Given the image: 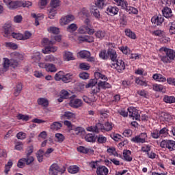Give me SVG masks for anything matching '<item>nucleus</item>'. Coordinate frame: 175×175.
<instances>
[{
    "instance_id": "f257e3e1",
    "label": "nucleus",
    "mask_w": 175,
    "mask_h": 175,
    "mask_svg": "<svg viewBox=\"0 0 175 175\" xmlns=\"http://www.w3.org/2000/svg\"><path fill=\"white\" fill-rule=\"evenodd\" d=\"M161 50L165 53V55L161 57V59L164 64H170L172 61H174L175 51L174 50L165 47L161 48Z\"/></svg>"
},
{
    "instance_id": "f03ea898",
    "label": "nucleus",
    "mask_w": 175,
    "mask_h": 175,
    "mask_svg": "<svg viewBox=\"0 0 175 175\" xmlns=\"http://www.w3.org/2000/svg\"><path fill=\"white\" fill-rule=\"evenodd\" d=\"M95 79H91L89 82V84L86 85V88H90V87H94L95 85L98 84V80L101 79V80H105L107 81V78L105 75H102L99 72H94Z\"/></svg>"
},
{
    "instance_id": "7ed1b4c3",
    "label": "nucleus",
    "mask_w": 175,
    "mask_h": 175,
    "mask_svg": "<svg viewBox=\"0 0 175 175\" xmlns=\"http://www.w3.org/2000/svg\"><path fill=\"white\" fill-rule=\"evenodd\" d=\"M162 148H167L169 151H174L175 150V141L165 139L163 140L160 144Z\"/></svg>"
},
{
    "instance_id": "20e7f679",
    "label": "nucleus",
    "mask_w": 175,
    "mask_h": 175,
    "mask_svg": "<svg viewBox=\"0 0 175 175\" xmlns=\"http://www.w3.org/2000/svg\"><path fill=\"white\" fill-rule=\"evenodd\" d=\"M64 173L65 168L61 170L58 164L53 163L49 167V175H58V173Z\"/></svg>"
},
{
    "instance_id": "39448f33",
    "label": "nucleus",
    "mask_w": 175,
    "mask_h": 175,
    "mask_svg": "<svg viewBox=\"0 0 175 175\" xmlns=\"http://www.w3.org/2000/svg\"><path fill=\"white\" fill-rule=\"evenodd\" d=\"M5 38H10L14 32V28L12 26V24H5L3 27Z\"/></svg>"
},
{
    "instance_id": "423d86ee",
    "label": "nucleus",
    "mask_w": 175,
    "mask_h": 175,
    "mask_svg": "<svg viewBox=\"0 0 175 175\" xmlns=\"http://www.w3.org/2000/svg\"><path fill=\"white\" fill-rule=\"evenodd\" d=\"M128 111L129 113V117H131L133 120H140V115L139 111L135 107H129Z\"/></svg>"
},
{
    "instance_id": "0eeeda50",
    "label": "nucleus",
    "mask_w": 175,
    "mask_h": 175,
    "mask_svg": "<svg viewBox=\"0 0 175 175\" xmlns=\"http://www.w3.org/2000/svg\"><path fill=\"white\" fill-rule=\"evenodd\" d=\"M72 21H75V16L70 14L60 19V24L61 25H66L69 23H72Z\"/></svg>"
},
{
    "instance_id": "6e6552de",
    "label": "nucleus",
    "mask_w": 175,
    "mask_h": 175,
    "mask_svg": "<svg viewBox=\"0 0 175 175\" xmlns=\"http://www.w3.org/2000/svg\"><path fill=\"white\" fill-rule=\"evenodd\" d=\"M115 62H116V64H112V65H113V66H116V68L119 72H122V70H125V62H124V61L122 59L118 60V59Z\"/></svg>"
},
{
    "instance_id": "1a4fd4ad",
    "label": "nucleus",
    "mask_w": 175,
    "mask_h": 175,
    "mask_svg": "<svg viewBox=\"0 0 175 175\" xmlns=\"http://www.w3.org/2000/svg\"><path fill=\"white\" fill-rule=\"evenodd\" d=\"M79 33H88L89 35H92V33H95V30L87 27L86 25H83L79 27Z\"/></svg>"
},
{
    "instance_id": "9d476101",
    "label": "nucleus",
    "mask_w": 175,
    "mask_h": 175,
    "mask_svg": "<svg viewBox=\"0 0 175 175\" xmlns=\"http://www.w3.org/2000/svg\"><path fill=\"white\" fill-rule=\"evenodd\" d=\"M98 5L95 4L90 7V12L96 18H100V12L98 10Z\"/></svg>"
},
{
    "instance_id": "9b49d317",
    "label": "nucleus",
    "mask_w": 175,
    "mask_h": 175,
    "mask_svg": "<svg viewBox=\"0 0 175 175\" xmlns=\"http://www.w3.org/2000/svg\"><path fill=\"white\" fill-rule=\"evenodd\" d=\"M83 105V102L81 99L77 98V99H72L70 101V106L71 107H74L75 109H77L79 107H81Z\"/></svg>"
},
{
    "instance_id": "f8f14e48",
    "label": "nucleus",
    "mask_w": 175,
    "mask_h": 175,
    "mask_svg": "<svg viewBox=\"0 0 175 175\" xmlns=\"http://www.w3.org/2000/svg\"><path fill=\"white\" fill-rule=\"evenodd\" d=\"M96 173L97 175H107L109 174V169L105 165H100L97 167Z\"/></svg>"
},
{
    "instance_id": "ddd939ff",
    "label": "nucleus",
    "mask_w": 175,
    "mask_h": 175,
    "mask_svg": "<svg viewBox=\"0 0 175 175\" xmlns=\"http://www.w3.org/2000/svg\"><path fill=\"white\" fill-rule=\"evenodd\" d=\"M98 90H96V92H99L100 90V88L102 90H106V88H111V85L110 83L106 82V81H99L98 83Z\"/></svg>"
},
{
    "instance_id": "4468645a",
    "label": "nucleus",
    "mask_w": 175,
    "mask_h": 175,
    "mask_svg": "<svg viewBox=\"0 0 175 175\" xmlns=\"http://www.w3.org/2000/svg\"><path fill=\"white\" fill-rule=\"evenodd\" d=\"M109 57L113 62H116V61L118 59L117 57V52L113 49H108V58Z\"/></svg>"
},
{
    "instance_id": "2eb2a0df",
    "label": "nucleus",
    "mask_w": 175,
    "mask_h": 175,
    "mask_svg": "<svg viewBox=\"0 0 175 175\" xmlns=\"http://www.w3.org/2000/svg\"><path fill=\"white\" fill-rule=\"evenodd\" d=\"M118 8L109 5L107 9V14H109V16H116V14H118Z\"/></svg>"
},
{
    "instance_id": "dca6fc26",
    "label": "nucleus",
    "mask_w": 175,
    "mask_h": 175,
    "mask_svg": "<svg viewBox=\"0 0 175 175\" xmlns=\"http://www.w3.org/2000/svg\"><path fill=\"white\" fill-rule=\"evenodd\" d=\"M58 50V48L57 46H53L52 45L47 46L44 48V49H42L43 54H50V53H55Z\"/></svg>"
},
{
    "instance_id": "f3484780",
    "label": "nucleus",
    "mask_w": 175,
    "mask_h": 175,
    "mask_svg": "<svg viewBox=\"0 0 175 175\" xmlns=\"http://www.w3.org/2000/svg\"><path fill=\"white\" fill-rule=\"evenodd\" d=\"M78 40L79 43H81L83 42H86L88 43H92V42H94V37L88 36H79L78 38Z\"/></svg>"
},
{
    "instance_id": "a211bd4d",
    "label": "nucleus",
    "mask_w": 175,
    "mask_h": 175,
    "mask_svg": "<svg viewBox=\"0 0 175 175\" xmlns=\"http://www.w3.org/2000/svg\"><path fill=\"white\" fill-rule=\"evenodd\" d=\"M23 91V83H18L17 85L14 88V96H18Z\"/></svg>"
},
{
    "instance_id": "6ab92c4d",
    "label": "nucleus",
    "mask_w": 175,
    "mask_h": 175,
    "mask_svg": "<svg viewBox=\"0 0 175 175\" xmlns=\"http://www.w3.org/2000/svg\"><path fill=\"white\" fill-rule=\"evenodd\" d=\"M47 14L49 18L53 20L54 17H55V15L57 14V9L53 8L51 7L48 8Z\"/></svg>"
},
{
    "instance_id": "aec40b11",
    "label": "nucleus",
    "mask_w": 175,
    "mask_h": 175,
    "mask_svg": "<svg viewBox=\"0 0 175 175\" xmlns=\"http://www.w3.org/2000/svg\"><path fill=\"white\" fill-rule=\"evenodd\" d=\"M163 15L165 17V18H170L173 16L172 12V9L165 7L162 10Z\"/></svg>"
},
{
    "instance_id": "412c9836",
    "label": "nucleus",
    "mask_w": 175,
    "mask_h": 175,
    "mask_svg": "<svg viewBox=\"0 0 175 175\" xmlns=\"http://www.w3.org/2000/svg\"><path fill=\"white\" fill-rule=\"evenodd\" d=\"M69 98V92L66 90H62L60 92V97L57 99L58 102L61 103L64 101V99H68Z\"/></svg>"
},
{
    "instance_id": "4be33fe9",
    "label": "nucleus",
    "mask_w": 175,
    "mask_h": 175,
    "mask_svg": "<svg viewBox=\"0 0 175 175\" xmlns=\"http://www.w3.org/2000/svg\"><path fill=\"white\" fill-rule=\"evenodd\" d=\"M10 57L12 58V59H16V60H20V61H23V58H24V57L23 56L22 54H20V53L18 52H13L10 53Z\"/></svg>"
},
{
    "instance_id": "5701e85b",
    "label": "nucleus",
    "mask_w": 175,
    "mask_h": 175,
    "mask_svg": "<svg viewBox=\"0 0 175 175\" xmlns=\"http://www.w3.org/2000/svg\"><path fill=\"white\" fill-rule=\"evenodd\" d=\"M37 102L40 106H42L43 107H47V106H49V100L46 98H40L38 99Z\"/></svg>"
},
{
    "instance_id": "b1692460",
    "label": "nucleus",
    "mask_w": 175,
    "mask_h": 175,
    "mask_svg": "<svg viewBox=\"0 0 175 175\" xmlns=\"http://www.w3.org/2000/svg\"><path fill=\"white\" fill-rule=\"evenodd\" d=\"M61 128H62V124L59 122H55L51 124V129L52 131H59Z\"/></svg>"
},
{
    "instance_id": "393cba45",
    "label": "nucleus",
    "mask_w": 175,
    "mask_h": 175,
    "mask_svg": "<svg viewBox=\"0 0 175 175\" xmlns=\"http://www.w3.org/2000/svg\"><path fill=\"white\" fill-rule=\"evenodd\" d=\"M123 157L124 161H127L128 162H131L133 158L132 157H131V150H124Z\"/></svg>"
},
{
    "instance_id": "a878e982",
    "label": "nucleus",
    "mask_w": 175,
    "mask_h": 175,
    "mask_svg": "<svg viewBox=\"0 0 175 175\" xmlns=\"http://www.w3.org/2000/svg\"><path fill=\"white\" fill-rule=\"evenodd\" d=\"M74 131L77 136H84L85 135V130L83 127H77Z\"/></svg>"
},
{
    "instance_id": "bb28decb",
    "label": "nucleus",
    "mask_w": 175,
    "mask_h": 175,
    "mask_svg": "<svg viewBox=\"0 0 175 175\" xmlns=\"http://www.w3.org/2000/svg\"><path fill=\"white\" fill-rule=\"evenodd\" d=\"M154 80H157V81H160L161 83H165L166 81V78L161 74H154L153 75Z\"/></svg>"
},
{
    "instance_id": "cd10ccee",
    "label": "nucleus",
    "mask_w": 175,
    "mask_h": 175,
    "mask_svg": "<svg viewBox=\"0 0 175 175\" xmlns=\"http://www.w3.org/2000/svg\"><path fill=\"white\" fill-rule=\"evenodd\" d=\"M62 118H67V120H72V118H76V114L70 111H66L64 112V114L62 116Z\"/></svg>"
},
{
    "instance_id": "c85d7f7f",
    "label": "nucleus",
    "mask_w": 175,
    "mask_h": 175,
    "mask_svg": "<svg viewBox=\"0 0 175 175\" xmlns=\"http://www.w3.org/2000/svg\"><path fill=\"white\" fill-rule=\"evenodd\" d=\"M46 72H57V68L53 64H47L46 66Z\"/></svg>"
},
{
    "instance_id": "c756f323",
    "label": "nucleus",
    "mask_w": 175,
    "mask_h": 175,
    "mask_svg": "<svg viewBox=\"0 0 175 175\" xmlns=\"http://www.w3.org/2000/svg\"><path fill=\"white\" fill-rule=\"evenodd\" d=\"M85 139L88 143H94L96 140V138H95V135L93 134H88L85 136Z\"/></svg>"
},
{
    "instance_id": "7c9ffc66",
    "label": "nucleus",
    "mask_w": 175,
    "mask_h": 175,
    "mask_svg": "<svg viewBox=\"0 0 175 175\" xmlns=\"http://www.w3.org/2000/svg\"><path fill=\"white\" fill-rule=\"evenodd\" d=\"M57 60V59L55 57L53 56V55H49L44 57L45 62H53V64H55Z\"/></svg>"
},
{
    "instance_id": "2f4dec72",
    "label": "nucleus",
    "mask_w": 175,
    "mask_h": 175,
    "mask_svg": "<svg viewBox=\"0 0 175 175\" xmlns=\"http://www.w3.org/2000/svg\"><path fill=\"white\" fill-rule=\"evenodd\" d=\"M64 59H66V61H73V59H75V57H73V53L69 51H66L64 53Z\"/></svg>"
},
{
    "instance_id": "473e14b6",
    "label": "nucleus",
    "mask_w": 175,
    "mask_h": 175,
    "mask_svg": "<svg viewBox=\"0 0 175 175\" xmlns=\"http://www.w3.org/2000/svg\"><path fill=\"white\" fill-rule=\"evenodd\" d=\"M72 79H73L72 74H70V73L66 74V75L64 74L62 81H64V83H69V81H70Z\"/></svg>"
},
{
    "instance_id": "72a5a7b5",
    "label": "nucleus",
    "mask_w": 175,
    "mask_h": 175,
    "mask_svg": "<svg viewBox=\"0 0 175 175\" xmlns=\"http://www.w3.org/2000/svg\"><path fill=\"white\" fill-rule=\"evenodd\" d=\"M114 1L117 3L118 6H121L123 9H125L128 5V2L125 1V0H114Z\"/></svg>"
},
{
    "instance_id": "f704fd0d",
    "label": "nucleus",
    "mask_w": 175,
    "mask_h": 175,
    "mask_svg": "<svg viewBox=\"0 0 175 175\" xmlns=\"http://www.w3.org/2000/svg\"><path fill=\"white\" fill-rule=\"evenodd\" d=\"M31 59L33 62L38 63L40 62V59H42V57L40 56V53L39 52L36 53L32 57Z\"/></svg>"
},
{
    "instance_id": "c9c22d12",
    "label": "nucleus",
    "mask_w": 175,
    "mask_h": 175,
    "mask_svg": "<svg viewBox=\"0 0 175 175\" xmlns=\"http://www.w3.org/2000/svg\"><path fill=\"white\" fill-rule=\"evenodd\" d=\"M77 151H79V152H81L82 154H88V152L91 151V149L88 148H85L84 146H79L77 148Z\"/></svg>"
},
{
    "instance_id": "e433bc0d",
    "label": "nucleus",
    "mask_w": 175,
    "mask_h": 175,
    "mask_svg": "<svg viewBox=\"0 0 175 175\" xmlns=\"http://www.w3.org/2000/svg\"><path fill=\"white\" fill-rule=\"evenodd\" d=\"M163 100L165 102V103H175L174 96H165Z\"/></svg>"
},
{
    "instance_id": "4c0bfd02",
    "label": "nucleus",
    "mask_w": 175,
    "mask_h": 175,
    "mask_svg": "<svg viewBox=\"0 0 175 175\" xmlns=\"http://www.w3.org/2000/svg\"><path fill=\"white\" fill-rule=\"evenodd\" d=\"M47 31L55 35H58V33H59V28L55 27H50L47 29Z\"/></svg>"
},
{
    "instance_id": "58836bf2",
    "label": "nucleus",
    "mask_w": 175,
    "mask_h": 175,
    "mask_svg": "<svg viewBox=\"0 0 175 175\" xmlns=\"http://www.w3.org/2000/svg\"><path fill=\"white\" fill-rule=\"evenodd\" d=\"M23 159L25 162L26 163V165H31V163H32V162L35 161V159L33 158V157L31 155H27V154H26V158H23Z\"/></svg>"
},
{
    "instance_id": "ea45409f",
    "label": "nucleus",
    "mask_w": 175,
    "mask_h": 175,
    "mask_svg": "<svg viewBox=\"0 0 175 175\" xmlns=\"http://www.w3.org/2000/svg\"><path fill=\"white\" fill-rule=\"evenodd\" d=\"M55 139L56 142H57L58 143H62V142L65 140V136H64V135H62V133H56Z\"/></svg>"
},
{
    "instance_id": "a19ab883",
    "label": "nucleus",
    "mask_w": 175,
    "mask_h": 175,
    "mask_svg": "<svg viewBox=\"0 0 175 175\" xmlns=\"http://www.w3.org/2000/svg\"><path fill=\"white\" fill-rule=\"evenodd\" d=\"M69 173L76 174L79 172V167L77 165H72L68 168Z\"/></svg>"
},
{
    "instance_id": "79ce46f5",
    "label": "nucleus",
    "mask_w": 175,
    "mask_h": 175,
    "mask_svg": "<svg viewBox=\"0 0 175 175\" xmlns=\"http://www.w3.org/2000/svg\"><path fill=\"white\" fill-rule=\"evenodd\" d=\"M50 7L53 8V9H57L58 6H59V0H51L50 3Z\"/></svg>"
},
{
    "instance_id": "37998d69",
    "label": "nucleus",
    "mask_w": 175,
    "mask_h": 175,
    "mask_svg": "<svg viewBox=\"0 0 175 175\" xmlns=\"http://www.w3.org/2000/svg\"><path fill=\"white\" fill-rule=\"evenodd\" d=\"M126 36L129 38H131V39H136V34L133 33L131 29H126L125 30Z\"/></svg>"
},
{
    "instance_id": "c03bdc74",
    "label": "nucleus",
    "mask_w": 175,
    "mask_h": 175,
    "mask_svg": "<svg viewBox=\"0 0 175 175\" xmlns=\"http://www.w3.org/2000/svg\"><path fill=\"white\" fill-rule=\"evenodd\" d=\"M64 75V73L63 71H59V72L55 74V80H56V81H59V80H63Z\"/></svg>"
},
{
    "instance_id": "a18cd8bd",
    "label": "nucleus",
    "mask_w": 175,
    "mask_h": 175,
    "mask_svg": "<svg viewBox=\"0 0 175 175\" xmlns=\"http://www.w3.org/2000/svg\"><path fill=\"white\" fill-rule=\"evenodd\" d=\"M131 142H133V143H137V144H143L146 143L143 139H142L139 136L137 135L131 139Z\"/></svg>"
},
{
    "instance_id": "49530a36",
    "label": "nucleus",
    "mask_w": 175,
    "mask_h": 175,
    "mask_svg": "<svg viewBox=\"0 0 175 175\" xmlns=\"http://www.w3.org/2000/svg\"><path fill=\"white\" fill-rule=\"evenodd\" d=\"M112 129H113V124L109 122H107L105 123L104 131H106V132H109V131H111Z\"/></svg>"
},
{
    "instance_id": "de8ad7c7",
    "label": "nucleus",
    "mask_w": 175,
    "mask_h": 175,
    "mask_svg": "<svg viewBox=\"0 0 175 175\" xmlns=\"http://www.w3.org/2000/svg\"><path fill=\"white\" fill-rule=\"evenodd\" d=\"M77 29V25L72 23L68 26L67 31L68 32H75Z\"/></svg>"
},
{
    "instance_id": "09e8293b",
    "label": "nucleus",
    "mask_w": 175,
    "mask_h": 175,
    "mask_svg": "<svg viewBox=\"0 0 175 175\" xmlns=\"http://www.w3.org/2000/svg\"><path fill=\"white\" fill-rule=\"evenodd\" d=\"M5 44L6 47L12 49V50H17V49L18 48L17 44L13 42H5Z\"/></svg>"
},
{
    "instance_id": "8fccbe9b",
    "label": "nucleus",
    "mask_w": 175,
    "mask_h": 175,
    "mask_svg": "<svg viewBox=\"0 0 175 175\" xmlns=\"http://www.w3.org/2000/svg\"><path fill=\"white\" fill-rule=\"evenodd\" d=\"M10 66V59L8 58H4V63H3V69L4 72H6L8 70V68Z\"/></svg>"
},
{
    "instance_id": "3c124183",
    "label": "nucleus",
    "mask_w": 175,
    "mask_h": 175,
    "mask_svg": "<svg viewBox=\"0 0 175 175\" xmlns=\"http://www.w3.org/2000/svg\"><path fill=\"white\" fill-rule=\"evenodd\" d=\"M100 58L103 59H108V52L106 50H103L99 54Z\"/></svg>"
},
{
    "instance_id": "603ef678",
    "label": "nucleus",
    "mask_w": 175,
    "mask_h": 175,
    "mask_svg": "<svg viewBox=\"0 0 175 175\" xmlns=\"http://www.w3.org/2000/svg\"><path fill=\"white\" fill-rule=\"evenodd\" d=\"M14 39H17V40H23V34L20 33H15L14 31L11 35Z\"/></svg>"
},
{
    "instance_id": "864d4df0",
    "label": "nucleus",
    "mask_w": 175,
    "mask_h": 175,
    "mask_svg": "<svg viewBox=\"0 0 175 175\" xmlns=\"http://www.w3.org/2000/svg\"><path fill=\"white\" fill-rule=\"evenodd\" d=\"M16 137L19 140H24V139L27 138V134L24 132L21 131L16 134Z\"/></svg>"
},
{
    "instance_id": "5fc2aeb1",
    "label": "nucleus",
    "mask_w": 175,
    "mask_h": 175,
    "mask_svg": "<svg viewBox=\"0 0 175 175\" xmlns=\"http://www.w3.org/2000/svg\"><path fill=\"white\" fill-rule=\"evenodd\" d=\"M152 89L154 91L161 92L163 90V86L162 85L154 84Z\"/></svg>"
},
{
    "instance_id": "6e6d98bb",
    "label": "nucleus",
    "mask_w": 175,
    "mask_h": 175,
    "mask_svg": "<svg viewBox=\"0 0 175 175\" xmlns=\"http://www.w3.org/2000/svg\"><path fill=\"white\" fill-rule=\"evenodd\" d=\"M43 43H44V44H46V46H53V44H55V41L53 40H49V38H44Z\"/></svg>"
},
{
    "instance_id": "4d7b16f0",
    "label": "nucleus",
    "mask_w": 175,
    "mask_h": 175,
    "mask_svg": "<svg viewBox=\"0 0 175 175\" xmlns=\"http://www.w3.org/2000/svg\"><path fill=\"white\" fill-rule=\"evenodd\" d=\"M79 55H80L81 58H88V57H90V55H91V54L90 53L89 51H81L79 53Z\"/></svg>"
},
{
    "instance_id": "13d9d810",
    "label": "nucleus",
    "mask_w": 175,
    "mask_h": 175,
    "mask_svg": "<svg viewBox=\"0 0 175 175\" xmlns=\"http://www.w3.org/2000/svg\"><path fill=\"white\" fill-rule=\"evenodd\" d=\"M95 35L98 39H103V38L106 36V33L103 31H98Z\"/></svg>"
},
{
    "instance_id": "bf43d9fd",
    "label": "nucleus",
    "mask_w": 175,
    "mask_h": 175,
    "mask_svg": "<svg viewBox=\"0 0 175 175\" xmlns=\"http://www.w3.org/2000/svg\"><path fill=\"white\" fill-rule=\"evenodd\" d=\"M18 167L20 169H23V167H25V160L24 158L20 159L17 163Z\"/></svg>"
},
{
    "instance_id": "052dcab7",
    "label": "nucleus",
    "mask_w": 175,
    "mask_h": 175,
    "mask_svg": "<svg viewBox=\"0 0 175 175\" xmlns=\"http://www.w3.org/2000/svg\"><path fill=\"white\" fill-rule=\"evenodd\" d=\"M18 120H23V121H28L29 116L28 115H23L21 113L17 116Z\"/></svg>"
},
{
    "instance_id": "680f3d73",
    "label": "nucleus",
    "mask_w": 175,
    "mask_h": 175,
    "mask_svg": "<svg viewBox=\"0 0 175 175\" xmlns=\"http://www.w3.org/2000/svg\"><path fill=\"white\" fill-rule=\"evenodd\" d=\"M107 141V138H106V137H103V135H100L97 139L98 143H100L101 144L106 143Z\"/></svg>"
},
{
    "instance_id": "e2e57ef3",
    "label": "nucleus",
    "mask_w": 175,
    "mask_h": 175,
    "mask_svg": "<svg viewBox=\"0 0 175 175\" xmlns=\"http://www.w3.org/2000/svg\"><path fill=\"white\" fill-rule=\"evenodd\" d=\"M32 36V33L29 31H25L24 35H23L22 40H27V39H29Z\"/></svg>"
},
{
    "instance_id": "0e129e2a",
    "label": "nucleus",
    "mask_w": 175,
    "mask_h": 175,
    "mask_svg": "<svg viewBox=\"0 0 175 175\" xmlns=\"http://www.w3.org/2000/svg\"><path fill=\"white\" fill-rule=\"evenodd\" d=\"M10 66H12L14 68L18 66V60L11 59H10Z\"/></svg>"
},
{
    "instance_id": "69168bd1",
    "label": "nucleus",
    "mask_w": 175,
    "mask_h": 175,
    "mask_svg": "<svg viewBox=\"0 0 175 175\" xmlns=\"http://www.w3.org/2000/svg\"><path fill=\"white\" fill-rule=\"evenodd\" d=\"M111 139H113L115 142H119L121 140V135L119 134H111Z\"/></svg>"
},
{
    "instance_id": "338daca9",
    "label": "nucleus",
    "mask_w": 175,
    "mask_h": 175,
    "mask_svg": "<svg viewBox=\"0 0 175 175\" xmlns=\"http://www.w3.org/2000/svg\"><path fill=\"white\" fill-rule=\"evenodd\" d=\"M167 129H166V127H164L161 130H160L159 133L161 137H163V136H166V135H167Z\"/></svg>"
},
{
    "instance_id": "774afa93",
    "label": "nucleus",
    "mask_w": 175,
    "mask_h": 175,
    "mask_svg": "<svg viewBox=\"0 0 175 175\" xmlns=\"http://www.w3.org/2000/svg\"><path fill=\"white\" fill-rule=\"evenodd\" d=\"M79 77L80 79H83V80H87V79L90 77V74L85 72H83L79 74Z\"/></svg>"
}]
</instances>
